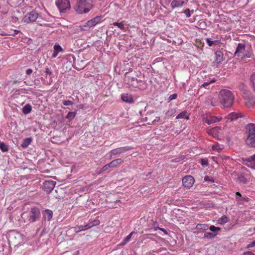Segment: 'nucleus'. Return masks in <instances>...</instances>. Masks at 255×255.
I'll use <instances>...</instances> for the list:
<instances>
[{"instance_id":"obj_1","label":"nucleus","mask_w":255,"mask_h":255,"mask_svg":"<svg viewBox=\"0 0 255 255\" xmlns=\"http://www.w3.org/2000/svg\"><path fill=\"white\" fill-rule=\"evenodd\" d=\"M218 99L224 108H230L233 103L234 96L231 91L222 89L219 93Z\"/></svg>"},{"instance_id":"obj_2","label":"nucleus","mask_w":255,"mask_h":255,"mask_svg":"<svg viewBox=\"0 0 255 255\" xmlns=\"http://www.w3.org/2000/svg\"><path fill=\"white\" fill-rule=\"evenodd\" d=\"M247 137L246 143L251 147H255V124H249L246 126Z\"/></svg>"},{"instance_id":"obj_3","label":"nucleus","mask_w":255,"mask_h":255,"mask_svg":"<svg viewBox=\"0 0 255 255\" xmlns=\"http://www.w3.org/2000/svg\"><path fill=\"white\" fill-rule=\"evenodd\" d=\"M253 55L251 51L246 49V44L240 43L238 44L236 51L234 53V56H237L243 59L246 58H251Z\"/></svg>"},{"instance_id":"obj_4","label":"nucleus","mask_w":255,"mask_h":255,"mask_svg":"<svg viewBox=\"0 0 255 255\" xmlns=\"http://www.w3.org/2000/svg\"><path fill=\"white\" fill-rule=\"evenodd\" d=\"M92 7L90 0H80L75 7V10L80 14L88 12Z\"/></svg>"},{"instance_id":"obj_5","label":"nucleus","mask_w":255,"mask_h":255,"mask_svg":"<svg viewBox=\"0 0 255 255\" xmlns=\"http://www.w3.org/2000/svg\"><path fill=\"white\" fill-rule=\"evenodd\" d=\"M39 16L38 13L36 10H32L27 13L23 17L22 20L24 22L29 23L35 22Z\"/></svg>"},{"instance_id":"obj_6","label":"nucleus","mask_w":255,"mask_h":255,"mask_svg":"<svg viewBox=\"0 0 255 255\" xmlns=\"http://www.w3.org/2000/svg\"><path fill=\"white\" fill-rule=\"evenodd\" d=\"M56 5L61 12H64L70 8V3L69 0H58Z\"/></svg>"},{"instance_id":"obj_7","label":"nucleus","mask_w":255,"mask_h":255,"mask_svg":"<svg viewBox=\"0 0 255 255\" xmlns=\"http://www.w3.org/2000/svg\"><path fill=\"white\" fill-rule=\"evenodd\" d=\"M40 212L38 208H32L29 214V221L30 223L36 221L40 217Z\"/></svg>"},{"instance_id":"obj_8","label":"nucleus","mask_w":255,"mask_h":255,"mask_svg":"<svg viewBox=\"0 0 255 255\" xmlns=\"http://www.w3.org/2000/svg\"><path fill=\"white\" fill-rule=\"evenodd\" d=\"M101 20V16H96L93 19L89 20L87 21L86 25H83L81 26V29L82 30H87L90 27H92L97 24L100 22Z\"/></svg>"},{"instance_id":"obj_9","label":"nucleus","mask_w":255,"mask_h":255,"mask_svg":"<svg viewBox=\"0 0 255 255\" xmlns=\"http://www.w3.org/2000/svg\"><path fill=\"white\" fill-rule=\"evenodd\" d=\"M131 149L132 147L128 146L119 147L111 150L109 154L112 157L113 156L119 155Z\"/></svg>"},{"instance_id":"obj_10","label":"nucleus","mask_w":255,"mask_h":255,"mask_svg":"<svg viewBox=\"0 0 255 255\" xmlns=\"http://www.w3.org/2000/svg\"><path fill=\"white\" fill-rule=\"evenodd\" d=\"M56 182L53 180H45L43 183V190L47 193H50L54 189Z\"/></svg>"},{"instance_id":"obj_11","label":"nucleus","mask_w":255,"mask_h":255,"mask_svg":"<svg viewBox=\"0 0 255 255\" xmlns=\"http://www.w3.org/2000/svg\"><path fill=\"white\" fill-rule=\"evenodd\" d=\"M194 181L195 180L193 176L191 175L185 176L182 179L183 186L187 189H190L192 187Z\"/></svg>"},{"instance_id":"obj_12","label":"nucleus","mask_w":255,"mask_h":255,"mask_svg":"<svg viewBox=\"0 0 255 255\" xmlns=\"http://www.w3.org/2000/svg\"><path fill=\"white\" fill-rule=\"evenodd\" d=\"M189 0H173L170 3V6L172 9L178 7H181L185 5Z\"/></svg>"},{"instance_id":"obj_13","label":"nucleus","mask_w":255,"mask_h":255,"mask_svg":"<svg viewBox=\"0 0 255 255\" xmlns=\"http://www.w3.org/2000/svg\"><path fill=\"white\" fill-rule=\"evenodd\" d=\"M221 119V118H218L217 117L215 116H206V117H204L203 118V122L204 123H206L208 125L213 124L214 123L219 122Z\"/></svg>"},{"instance_id":"obj_14","label":"nucleus","mask_w":255,"mask_h":255,"mask_svg":"<svg viewBox=\"0 0 255 255\" xmlns=\"http://www.w3.org/2000/svg\"><path fill=\"white\" fill-rule=\"evenodd\" d=\"M215 60L216 63V67H218L219 65L222 62L224 59L223 52L221 50H218L215 53Z\"/></svg>"},{"instance_id":"obj_15","label":"nucleus","mask_w":255,"mask_h":255,"mask_svg":"<svg viewBox=\"0 0 255 255\" xmlns=\"http://www.w3.org/2000/svg\"><path fill=\"white\" fill-rule=\"evenodd\" d=\"M236 199L238 203L240 204H243L245 202H248L249 199V198L246 196H242L241 193L239 192H237L236 194Z\"/></svg>"},{"instance_id":"obj_16","label":"nucleus","mask_w":255,"mask_h":255,"mask_svg":"<svg viewBox=\"0 0 255 255\" xmlns=\"http://www.w3.org/2000/svg\"><path fill=\"white\" fill-rule=\"evenodd\" d=\"M248 167L255 169V154L246 159Z\"/></svg>"},{"instance_id":"obj_17","label":"nucleus","mask_w":255,"mask_h":255,"mask_svg":"<svg viewBox=\"0 0 255 255\" xmlns=\"http://www.w3.org/2000/svg\"><path fill=\"white\" fill-rule=\"evenodd\" d=\"M241 117V114H238L235 112H232L229 114L226 117L227 121L232 122L237 120L239 118Z\"/></svg>"},{"instance_id":"obj_18","label":"nucleus","mask_w":255,"mask_h":255,"mask_svg":"<svg viewBox=\"0 0 255 255\" xmlns=\"http://www.w3.org/2000/svg\"><path fill=\"white\" fill-rule=\"evenodd\" d=\"M121 99L123 101L128 104H131L134 102L132 96L131 95L128 94H122L121 96Z\"/></svg>"},{"instance_id":"obj_19","label":"nucleus","mask_w":255,"mask_h":255,"mask_svg":"<svg viewBox=\"0 0 255 255\" xmlns=\"http://www.w3.org/2000/svg\"><path fill=\"white\" fill-rule=\"evenodd\" d=\"M54 52L52 55V58H55L60 52H63V49L59 44H55L53 47Z\"/></svg>"},{"instance_id":"obj_20","label":"nucleus","mask_w":255,"mask_h":255,"mask_svg":"<svg viewBox=\"0 0 255 255\" xmlns=\"http://www.w3.org/2000/svg\"><path fill=\"white\" fill-rule=\"evenodd\" d=\"M123 162V160L121 158H118L116 159H115L110 162L111 167L112 168L117 167L119 165H120Z\"/></svg>"},{"instance_id":"obj_21","label":"nucleus","mask_w":255,"mask_h":255,"mask_svg":"<svg viewBox=\"0 0 255 255\" xmlns=\"http://www.w3.org/2000/svg\"><path fill=\"white\" fill-rule=\"evenodd\" d=\"M43 216L45 219H47L48 221H49L52 218L53 212L51 210L47 209L45 211Z\"/></svg>"},{"instance_id":"obj_22","label":"nucleus","mask_w":255,"mask_h":255,"mask_svg":"<svg viewBox=\"0 0 255 255\" xmlns=\"http://www.w3.org/2000/svg\"><path fill=\"white\" fill-rule=\"evenodd\" d=\"M31 141L32 139L31 137H28L24 139L22 143L21 144V146L24 148L27 147L30 144Z\"/></svg>"},{"instance_id":"obj_23","label":"nucleus","mask_w":255,"mask_h":255,"mask_svg":"<svg viewBox=\"0 0 255 255\" xmlns=\"http://www.w3.org/2000/svg\"><path fill=\"white\" fill-rule=\"evenodd\" d=\"M87 225H80V226H77L73 228L74 229V231L76 232V233H79L81 231H85L87 229H88V228H87Z\"/></svg>"},{"instance_id":"obj_24","label":"nucleus","mask_w":255,"mask_h":255,"mask_svg":"<svg viewBox=\"0 0 255 255\" xmlns=\"http://www.w3.org/2000/svg\"><path fill=\"white\" fill-rule=\"evenodd\" d=\"M32 107L29 104H26L22 108V113L25 114H28L31 112Z\"/></svg>"},{"instance_id":"obj_25","label":"nucleus","mask_w":255,"mask_h":255,"mask_svg":"<svg viewBox=\"0 0 255 255\" xmlns=\"http://www.w3.org/2000/svg\"><path fill=\"white\" fill-rule=\"evenodd\" d=\"M229 221V218L225 215L222 216L220 218L217 220L218 224L220 225H224L228 222Z\"/></svg>"},{"instance_id":"obj_26","label":"nucleus","mask_w":255,"mask_h":255,"mask_svg":"<svg viewBox=\"0 0 255 255\" xmlns=\"http://www.w3.org/2000/svg\"><path fill=\"white\" fill-rule=\"evenodd\" d=\"M189 118V116L187 115V113L186 111H183V112L180 113L176 117V119H185L186 120H188Z\"/></svg>"},{"instance_id":"obj_27","label":"nucleus","mask_w":255,"mask_h":255,"mask_svg":"<svg viewBox=\"0 0 255 255\" xmlns=\"http://www.w3.org/2000/svg\"><path fill=\"white\" fill-rule=\"evenodd\" d=\"M209 227L206 224H198L196 225V229L198 230L206 231L208 230Z\"/></svg>"},{"instance_id":"obj_28","label":"nucleus","mask_w":255,"mask_h":255,"mask_svg":"<svg viewBox=\"0 0 255 255\" xmlns=\"http://www.w3.org/2000/svg\"><path fill=\"white\" fill-rule=\"evenodd\" d=\"M100 222L99 220H94L93 221H92L91 222H90L87 225V228L90 229L92 227L98 226L100 224Z\"/></svg>"},{"instance_id":"obj_29","label":"nucleus","mask_w":255,"mask_h":255,"mask_svg":"<svg viewBox=\"0 0 255 255\" xmlns=\"http://www.w3.org/2000/svg\"><path fill=\"white\" fill-rule=\"evenodd\" d=\"M136 233L134 232V231H132L131 232L128 236H127L124 240V241L122 243V244L123 245H126V244H127L130 240V239H131V236L133 235V234H135Z\"/></svg>"},{"instance_id":"obj_30","label":"nucleus","mask_w":255,"mask_h":255,"mask_svg":"<svg viewBox=\"0 0 255 255\" xmlns=\"http://www.w3.org/2000/svg\"><path fill=\"white\" fill-rule=\"evenodd\" d=\"M216 81V80L215 78H213L212 79L211 81H210L209 82H204L202 85V86H201V87H203V88H205V89H208L209 88V85L212 84V83H214Z\"/></svg>"},{"instance_id":"obj_31","label":"nucleus","mask_w":255,"mask_h":255,"mask_svg":"<svg viewBox=\"0 0 255 255\" xmlns=\"http://www.w3.org/2000/svg\"><path fill=\"white\" fill-rule=\"evenodd\" d=\"M76 115V112H70L67 115L66 118L69 121H71L74 119Z\"/></svg>"},{"instance_id":"obj_32","label":"nucleus","mask_w":255,"mask_h":255,"mask_svg":"<svg viewBox=\"0 0 255 255\" xmlns=\"http://www.w3.org/2000/svg\"><path fill=\"white\" fill-rule=\"evenodd\" d=\"M250 81L252 84V87L255 92V73L252 74L250 77Z\"/></svg>"},{"instance_id":"obj_33","label":"nucleus","mask_w":255,"mask_h":255,"mask_svg":"<svg viewBox=\"0 0 255 255\" xmlns=\"http://www.w3.org/2000/svg\"><path fill=\"white\" fill-rule=\"evenodd\" d=\"M217 235V234H216V233L206 232L204 234V237L209 238V239H213L215 236H216Z\"/></svg>"},{"instance_id":"obj_34","label":"nucleus","mask_w":255,"mask_h":255,"mask_svg":"<svg viewBox=\"0 0 255 255\" xmlns=\"http://www.w3.org/2000/svg\"><path fill=\"white\" fill-rule=\"evenodd\" d=\"M208 229L213 232V233H215L216 232L220 231L221 230L220 227H215L213 225L211 226Z\"/></svg>"},{"instance_id":"obj_35","label":"nucleus","mask_w":255,"mask_h":255,"mask_svg":"<svg viewBox=\"0 0 255 255\" xmlns=\"http://www.w3.org/2000/svg\"><path fill=\"white\" fill-rule=\"evenodd\" d=\"M113 24L114 26H118L121 30H124L125 29V26L123 22H115Z\"/></svg>"},{"instance_id":"obj_36","label":"nucleus","mask_w":255,"mask_h":255,"mask_svg":"<svg viewBox=\"0 0 255 255\" xmlns=\"http://www.w3.org/2000/svg\"><path fill=\"white\" fill-rule=\"evenodd\" d=\"M185 158V156L182 155L180 157L175 158L171 160L172 162H181Z\"/></svg>"},{"instance_id":"obj_37","label":"nucleus","mask_w":255,"mask_h":255,"mask_svg":"<svg viewBox=\"0 0 255 255\" xmlns=\"http://www.w3.org/2000/svg\"><path fill=\"white\" fill-rule=\"evenodd\" d=\"M206 42L209 46H211L213 44L216 45L218 43V41H217V40L212 41V40H210V39L209 38L206 39Z\"/></svg>"},{"instance_id":"obj_38","label":"nucleus","mask_w":255,"mask_h":255,"mask_svg":"<svg viewBox=\"0 0 255 255\" xmlns=\"http://www.w3.org/2000/svg\"><path fill=\"white\" fill-rule=\"evenodd\" d=\"M200 163L202 166H207L209 165L208 161L206 158L201 159Z\"/></svg>"},{"instance_id":"obj_39","label":"nucleus","mask_w":255,"mask_h":255,"mask_svg":"<svg viewBox=\"0 0 255 255\" xmlns=\"http://www.w3.org/2000/svg\"><path fill=\"white\" fill-rule=\"evenodd\" d=\"M238 180L240 182L246 184L247 182V179L244 176H241L238 177Z\"/></svg>"},{"instance_id":"obj_40","label":"nucleus","mask_w":255,"mask_h":255,"mask_svg":"<svg viewBox=\"0 0 255 255\" xmlns=\"http://www.w3.org/2000/svg\"><path fill=\"white\" fill-rule=\"evenodd\" d=\"M204 180L205 181L209 182L210 183H213L214 182L213 178L209 176H205L204 177Z\"/></svg>"},{"instance_id":"obj_41","label":"nucleus","mask_w":255,"mask_h":255,"mask_svg":"<svg viewBox=\"0 0 255 255\" xmlns=\"http://www.w3.org/2000/svg\"><path fill=\"white\" fill-rule=\"evenodd\" d=\"M109 168H112L111 167L110 163L108 164H107L106 165H104L101 169V172H104L107 170H108Z\"/></svg>"},{"instance_id":"obj_42","label":"nucleus","mask_w":255,"mask_h":255,"mask_svg":"<svg viewBox=\"0 0 255 255\" xmlns=\"http://www.w3.org/2000/svg\"><path fill=\"white\" fill-rule=\"evenodd\" d=\"M177 97V94H173L171 95H170V96L168 98V101H171L173 100H174V99H176Z\"/></svg>"},{"instance_id":"obj_43","label":"nucleus","mask_w":255,"mask_h":255,"mask_svg":"<svg viewBox=\"0 0 255 255\" xmlns=\"http://www.w3.org/2000/svg\"><path fill=\"white\" fill-rule=\"evenodd\" d=\"M63 104L65 106H70L72 105L73 103L71 101L65 100L63 101Z\"/></svg>"},{"instance_id":"obj_44","label":"nucleus","mask_w":255,"mask_h":255,"mask_svg":"<svg viewBox=\"0 0 255 255\" xmlns=\"http://www.w3.org/2000/svg\"><path fill=\"white\" fill-rule=\"evenodd\" d=\"M183 12L185 14L186 17L189 18L191 16L190 10L189 8H186Z\"/></svg>"},{"instance_id":"obj_45","label":"nucleus","mask_w":255,"mask_h":255,"mask_svg":"<svg viewBox=\"0 0 255 255\" xmlns=\"http://www.w3.org/2000/svg\"><path fill=\"white\" fill-rule=\"evenodd\" d=\"M255 246V241L250 243L247 246V249H250Z\"/></svg>"},{"instance_id":"obj_46","label":"nucleus","mask_w":255,"mask_h":255,"mask_svg":"<svg viewBox=\"0 0 255 255\" xmlns=\"http://www.w3.org/2000/svg\"><path fill=\"white\" fill-rule=\"evenodd\" d=\"M160 230L161 231H162L165 235H167L168 234V232L167 230L163 229V228H160V227H157L156 228H155V230Z\"/></svg>"},{"instance_id":"obj_47","label":"nucleus","mask_w":255,"mask_h":255,"mask_svg":"<svg viewBox=\"0 0 255 255\" xmlns=\"http://www.w3.org/2000/svg\"><path fill=\"white\" fill-rule=\"evenodd\" d=\"M254 102L253 100H249L248 102H246V104L248 107H251L254 105Z\"/></svg>"},{"instance_id":"obj_48","label":"nucleus","mask_w":255,"mask_h":255,"mask_svg":"<svg viewBox=\"0 0 255 255\" xmlns=\"http://www.w3.org/2000/svg\"><path fill=\"white\" fill-rule=\"evenodd\" d=\"M242 255H255V254H253L252 252L250 251H247L246 252H244Z\"/></svg>"},{"instance_id":"obj_49","label":"nucleus","mask_w":255,"mask_h":255,"mask_svg":"<svg viewBox=\"0 0 255 255\" xmlns=\"http://www.w3.org/2000/svg\"><path fill=\"white\" fill-rule=\"evenodd\" d=\"M32 72V70L31 69H28L26 70V74L27 75H30Z\"/></svg>"},{"instance_id":"obj_50","label":"nucleus","mask_w":255,"mask_h":255,"mask_svg":"<svg viewBox=\"0 0 255 255\" xmlns=\"http://www.w3.org/2000/svg\"><path fill=\"white\" fill-rule=\"evenodd\" d=\"M159 120V117H155V119L153 121H152L151 124L155 125L156 122H158Z\"/></svg>"},{"instance_id":"obj_51","label":"nucleus","mask_w":255,"mask_h":255,"mask_svg":"<svg viewBox=\"0 0 255 255\" xmlns=\"http://www.w3.org/2000/svg\"><path fill=\"white\" fill-rule=\"evenodd\" d=\"M45 72L46 75H51L52 74V72L48 68H46L45 69Z\"/></svg>"},{"instance_id":"obj_52","label":"nucleus","mask_w":255,"mask_h":255,"mask_svg":"<svg viewBox=\"0 0 255 255\" xmlns=\"http://www.w3.org/2000/svg\"><path fill=\"white\" fill-rule=\"evenodd\" d=\"M19 32H20V31L18 30H14V33L12 34V36H15V35H17Z\"/></svg>"},{"instance_id":"obj_53","label":"nucleus","mask_w":255,"mask_h":255,"mask_svg":"<svg viewBox=\"0 0 255 255\" xmlns=\"http://www.w3.org/2000/svg\"><path fill=\"white\" fill-rule=\"evenodd\" d=\"M172 113H173V111H168L166 113V115L168 116H171L172 114Z\"/></svg>"},{"instance_id":"obj_54","label":"nucleus","mask_w":255,"mask_h":255,"mask_svg":"<svg viewBox=\"0 0 255 255\" xmlns=\"http://www.w3.org/2000/svg\"><path fill=\"white\" fill-rule=\"evenodd\" d=\"M131 80H132V81H135L136 82V83H138V80H137V78H131Z\"/></svg>"},{"instance_id":"obj_55","label":"nucleus","mask_w":255,"mask_h":255,"mask_svg":"<svg viewBox=\"0 0 255 255\" xmlns=\"http://www.w3.org/2000/svg\"><path fill=\"white\" fill-rule=\"evenodd\" d=\"M148 119V118H147V117H145V118H144V120H143V122L147 121Z\"/></svg>"},{"instance_id":"obj_56","label":"nucleus","mask_w":255,"mask_h":255,"mask_svg":"<svg viewBox=\"0 0 255 255\" xmlns=\"http://www.w3.org/2000/svg\"><path fill=\"white\" fill-rule=\"evenodd\" d=\"M1 35H3H3H6V34H4V33H1Z\"/></svg>"},{"instance_id":"obj_57","label":"nucleus","mask_w":255,"mask_h":255,"mask_svg":"<svg viewBox=\"0 0 255 255\" xmlns=\"http://www.w3.org/2000/svg\"><path fill=\"white\" fill-rule=\"evenodd\" d=\"M216 128H217V127H215V128H213V130L216 129Z\"/></svg>"},{"instance_id":"obj_58","label":"nucleus","mask_w":255,"mask_h":255,"mask_svg":"<svg viewBox=\"0 0 255 255\" xmlns=\"http://www.w3.org/2000/svg\"><path fill=\"white\" fill-rule=\"evenodd\" d=\"M216 128H217V127H215V128H213V130L216 129Z\"/></svg>"},{"instance_id":"obj_59","label":"nucleus","mask_w":255,"mask_h":255,"mask_svg":"<svg viewBox=\"0 0 255 255\" xmlns=\"http://www.w3.org/2000/svg\"><path fill=\"white\" fill-rule=\"evenodd\" d=\"M216 128H217V127H215V128H213V130L216 129Z\"/></svg>"},{"instance_id":"obj_60","label":"nucleus","mask_w":255,"mask_h":255,"mask_svg":"<svg viewBox=\"0 0 255 255\" xmlns=\"http://www.w3.org/2000/svg\"><path fill=\"white\" fill-rule=\"evenodd\" d=\"M254 231H255V227L254 228Z\"/></svg>"},{"instance_id":"obj_61","label":"nucleus","mask_w":255,"mask_h":255,"mask_svg":"<svg viewBox=\"0 0 255 255\" xmlns=\"http://www.w3.org/2000/svg\"><path fill=\"white\" fill-rule=\"evenodd\" d=\"M77 255V254H74V255Z\"/></svg>"}]
</instances>
